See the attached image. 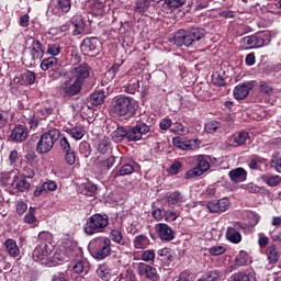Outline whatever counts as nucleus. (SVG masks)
<instances>
[{
  "label": "nucleus",
  "mask_w": 281,
  "mask_h": 281,
  "mask_svg": "<svg viewBox=\"0 0 281 281\" xmlns=\"http://www.w3.org/2000/svg\"><path fill=\"white\" fill-rule=\"evenodd\" d=\"M173 146L176 148H180V150H194V146L189 142L181 140V137H173L172 138Z\"/></svg>",
  "instance_id": "42"
},
{
  "label": "nucleus",
  "mask_w": 281,
  "mask_h": 281,
  "mask_svg": "<svg viewBox=\"0 0 281 281\" xmlns=\"http://www.w3.org/2000/svg\"><path fill=\"white\" fill-rule=\"evenodd\" d=\"M125 92L126 93H135L139 91V79L137 77H132L126 86H124Z\"/></svg>",
  "instance_id": "37"
},
{
  "label": "nucleus",
  "mask_w": 281,
  "mask_h": 281,
  "mask_svg": "<svg viewBox=\"0 0 281 281\" xmlns=\"http://www.w3.org/2000/svg\"><path fill=\"white\" fill-rule=\"evenodd\" d=\"M57 5L61 12H69L71 10V0H58Z\"/></svg>",
  "instance_id": "58"
},
{
  "label": "nucleus",
  "mask_w": 281,
  "mask_h": 281,
  "mask_svg": "<svg viewBox=\"0 0 281 281\" xmlns=\"http://www.w3.org/2000/svg\"><path fill=\"white\" fill-rule=\"evenodd\" d=\"M24 223L27 225H34L38 223V218H36V207L30 206L27 213L24 216Z\"/></svg>",
  "instance_id": "43"
},
{
  "label": "nucleus",
  "mask_w": 281,
  "mask_h": 281,
  "mask_svg": "<svg viewBox=\"0 0 281 281\" xmlns=\"http://www.w3.org/2000/svg\"><path fill=\"white\" fill-rule=\"evenodd\" d=\"M120 67H122L121 64H114L105 74V76H108V78H110L111 80H113V78H115V75L117 74V71H120Z\"/></svg>",
  "instance_id": "61"
},
{
  "label": "nucleus",
  "mask_w": 281,
  "mask_h": 281,
  "mask_svg": "<svg viewBox=\"0 0 281 281\" xmlns=\"http://www.w3.org/2000/svg\"><path fill=\"white\" fill-rule=\"evenodd\" d=\"M66 133L68 135H70V137H72V139L79 140L85 137V135L87 134V131L82 126H76L72 128H67Z\"/></svg>",
  "instance_id": "33"
},
{
  "label": "nucleus",
  "mask_w": 281,
  "mask_h": 281,
  "mask_svg": "<svg viewBox=\"0 0 281 281\" xmlns=\"http://www.w3.org/2000/svg\"><path fill=\"white\" fill-rule=\"evenodd\" d=\"M265 164H267V159H265L258 155H252L248 162V168H250V170H260V166H262Z\"/></svg>",
  "instance_id": "35"
},
{
  "label": "nucleus",
  "mask_w": 281,
  "mask_h": 281,
  "mask_svg": "<svg viewBox=\"0 0 281 281\" xmlns=\"http://www.w3.org/2000/svg\"><path fill=\"white\" fill-rule=\"evenodd\" d=\"M266 256L269 265H277L278 260H280V251L278 250V246L276 244L270 245L266 249Z\"/></svg>",
  "instance_id": "25"
},
{
  "label": "nucleus",
  "mask_w": 281,
  "mask_h": 281,
  "mask_svg": "<svg viewBox=\"0 0 281 281\" xmlns=\"http://www.w3.org/2000/svg\"><path fill=\"white\" fill-rule=\"evenodd\" d=\"M218 278H221V274L218 273V271L212 270L202 274V277L196 281H216L218 280Z\"/></svg>",
  "instance_id": "46"
},
{
  "label": "nucleus",
  "mask_w": 281,
  "mask_h": 281,
  "mask_svg": "<svg viewBox=\"0 0 281 281\" xmlns=\"http://www.w3.org/2000/svg\"><path fill=\"white\" fill-rule=\"evenodd\" d=\"M133 245L136 249H148L150 247V238L144 234L137 235L133 239Z\"/></svg>",
  "instance_id": "26"
},
{
  "label": "nucleus",
  "mask_w": 281,
  "mask_h": 281,
  "mask_svg": "<svg viewBox=\"0 0 281 281\" xmlns=\"http://www.w3.org/2000/svg\"><path fill=\"white\" fill-rule=\"evenodd\" d=\"M104 100H106V94L103 90H97L90 94L89 102L93 106H100V104H104Z\"/></svg>",
  "instance_id": "30"
},
{
  "label": "nucleus",
  "mask_w": 281,
  "mask_h": 281,
  "mask_svg": "<svg viewBox=\"0 0 281 281\" xmlns=\"http://www.w3.org/2000/svg\"><path fill=\"white\" fill-rule=\"evenodd\" d=\"M97 276L103 281H109L111 280V269L106 263H102L97 269Z\"/></svg>",
  "instance_id": "38"
},
{
  "label": "nucleus",
  "mask_w": 281,
  "mask_h": 281,
  "mask_svg": "<svg viewBox=\"0 0 281 281\" xmlns=\"http://www.w3.org/2000/svg\"><path fill=\"white\" fill-rule=\"evenodd\" d=\"M206 207L213 214H218V212H227L229 207V200L227 198L213 200L207 203Z\"/></svg>",
  "instance_id": "18"
},
{
  "label": "nucleus",
  "mask_w": 281,
  "mask_h": 281,
  "mask_svg": "<svg viewBox=\"0 0 281 281\" xmlns=\"http://www.w3.org/2000/svg\"><path fill=\"white\" fill-rule=\"evenodd\" d=\"M82 86L83 83H80V81H77L76 79L70 78L69 80L65 81L61 85V91L65 93V95H69V97L78 95V93L82 91Z\"/></svg>",
  "instance_id": "13"
},
{
  "label": "nucleus",
  "mask_w": 281,
  "mask_h": 281,
  "mask_svg": "<svg viewBox=\"0 0 281 281\" xmlns=\"http://www.w3.org/2000/svg\"><path fill=\"white\" fill-rule=\"evenodd\" d=\"M248 258H249V256L247 255V252L241 250L235 258V262L238 267H244V265H247Z\"/></svg>",
  "instance_id": "52"
},
{
  "label": "nucleus",
  "mask_w": 281,
  "mask_h": 281,
  "mask_svg": "<svg viewBox=\"0 0 281 281\" xmlns=\"http://www.w3.org/2000/svg\"><path fill=\"white\" fill-rule=\"evenodd\" d=\"M46 54H49L53 58L60 54V44L58 43H50L47 45Z\"/></svg>",
  "instance_id": "49"
},
{
  "label": "nucleus",
  "mask_w": 281,
  "mask_h": 281,
  "mask_svg": "<svg viewBox=\"0 0 281 281\" xmlns=\"http://www.w3.org/2000/svg\"><path fill=\"white\" fill-rule=\"evenodd\" d=\"M205 36H207L205 29L192 27L190 31H179L176 33L172 37V43L177 45V47H181L182 45H184V47H192V45L199 43V41H202Z\"/></svg>",
  "instance_id": "2"
},
{
  "label": "nucleus",
  "mask_w": 281,
  "mask_h": 281,
  "mask_svg": "<svg viewBox=\"0 0 281 281\" xmlns=\"http://www.w3.org/2000/svg\"><path fill=\"white\" fill-rule=\"evenodd\" d=\"M173 281H192V273H190L188 270H184L179 274L178 279Z\"/></svg>",
  "instance_id": "64"
},
{
  "label": "nucleus",
  "mask_w": 281,
  "mask_h": 281,
  "mask_svg": "<svg viewBox=\"0 0 281 281\" xmlns=\"http://www.w3.org/2000/svg\"><path fill=\"white\" fill-rule=\"evenodd\" d=\"M12 114L10 111L0 109V128H4L9 124Z\"/></svg>",
  "instance_id": "47"
},
{
  "label": "nucleus",
  "mask_w": 281,
  "mask_h": 281,
  "mask_svg": "<svg viewBox=\"0 0 281 281\" xmlns=\"http://www.w3.org/2000/svg\"><path fill=\"white\" fill-rule=\"evenodd\" d=\"M186 202V196L179 191H175L167 196L168 205H181Z\"/></svg>",
  "instance_id": "31"
},
{
  "label": "nucleus",
  "mask_w": 281,
  "mask_h": 281,
  "mask_svg": "<svg viewBox=\"0 0 281 281\" xmlns=\"http://www.w3.org/2000/svg\"><path fill=\"white\" fill-rule=\"evenodd\" d=\"M112 139H114V142H123V139H126V142H128V128H125L124 126L117 127L112 133Z\"/></svg>",
  "instance_id": "34"
},
{
  "label": "nucleus",
  "mask_w": 281,
  "mask_h": 281,
  "mask_svg": "<svg viewBox=\"0 0 281 281\" xmlns=\"http://www.w3.org/2000/svg\"><path fill=\"white\" fill-rule=\"evenodd\" d=\"M231 281H250V280H249V274L244 272H236L232 274Z\"/></svg>",
  "instance_id": "60"
},
{
  "label": "nucleus",
  "mask_w": 281,
  "mask_h": 281,
  "mask_svg": "<svg viewBox=\"0 0 281 281\" xmlns=\"http://www.w3.org/2000/svg\"><path fill=\"white\" fill-rule=\"evenodd\" d=\"M10 137L15 144H21V142H25L27 139V127L24 125L15 126L10 134Z\"/></svg>",
  "instance_id": "21"
},
{
  "label": "nucleus",
  "mask_w": 281,
  "mask_h": 281,
  "mask_svg": "<svg viewBox=\"0 0 281 281\" xmlns=\"http://www.w3.org/2000/svg\"><path fill=\"white\" fill-rule=\"evenodd\" d=\"M56 65H58V58L48 57L41 63V69L42 71H48V69H54Z\"/></svg>",
  "instance_id": "41"
},
{
  "label": "nucleus",
  "mask_w": 281,
  "mask_h": 281,
  "mask_svg": "<svg viewBox=\"0 0 281 281\" xmlns=\"http://www.w3.org/2000/svg\"><path fill=\"white\" fill-rule=\"evenodd\" d=\"M70 63H72V65L75 66L80 65V63H82V56L76 48L70 50Z\"/></svg>",
  "instance_id": "51"
},
{
  "label": "nucleus",
  "mask_w": 281,
  "mask_h": 281,
  "mask_svg": "<svg viewBox=\"0 0 281 281\" xmlns=\"http://www.w3.org/2000/svg\"><path fill=\"white\" fill-rule=\"evenodd\" d=\"M240 232H243V225H240V223H235L233 226H228L226 231V239L229 243H233V245H238V243L243 240Z\"/></svg>",
  "instance_id": "15"
},
{
  "label": "nucleus",
  "mask_w": 281,
  "mask_h": 281,
  "mask_svg": "<svg viewBox=\"0 0 281 281\" xmlns=\"http://www.w3.org/2000/svg\"><path fill=\"white\" fill-rule=\"evenodd\" d=\"M228 177L233 183H243V181H247V170L243 167L232 169Z\"/></svg>",
  "instance_id": "24"
},
{
  "label": "nucleus",
  "mask_w": 281,
  "mask_h": 281,
  "mask_svg": "<svg viewBox=\"0 0 281 281\" xmlns=\"http://www.w3.org/2000/svg\"><path fill=\"white\" fill-rule=\"evenodd\" d=\"M270 167L274 168L278 172L281 173V157L279 154L272 155V159L270 161Z\"/></svg>",
  "instance_id": "54"
},
{
  "label": "nucleus",
  "mask_w": 281,
  "mask_h": 281,
  "mask_svg": "<svg viewBox=\"0 0 281 281\" xmlns=\"http://www.w3.org/2000/svg\"><path fill=\"white\" fill-rule=\"evenodd\" d=\"M210 256H223L226 249L223 246H214L207 249Z\"/></svg>",
  "instance_id": "59"
},
{
  "label": "nucleus",
  "mask_w": 281,
  "mask_h": 281,
  "mask_svg": "<svg viewBox=\"0 0 281 281\" xmlns=\"http://www.w3.org/2000/svg\"><path fill=\"white\" fill-rule=\"evenodd\" d=\"M148 8H150L149 0H137L135 5V12H138V14H146V12H148Z\"/></svg>",
  "instance_id": "44"
},
{
  "label": "nucleus",
  "mask_w": 281,
  "mask_h": 281,
  "mask_svg": "<svg viewBox=\"0 0 281 281\" xmlns=\"http://www.w3.org/2000/svg\"><path fill=\"white\" fill-rule=\"evenodd\" d=\"M139 105L135 99L127 95H116L112 99L110 104V113L116 117H135Z\"/></svg>",
  "instance_id": "1"
},
{
  "label": "nucleus",
  "mask_w": 281,
  "mask_h": 281,
  "mask_svg": "<svg viewBox=\"0 0 281 281\" xmlns=\"http://www.w3.org/2000/svg\"><path fill=\"white\" fill-rule=\"evenodd\" d=\"M13 188H16L19 192H25V190H30V182L25 179H21L15 177L12 181Z\"/></svg>",
  "instance_id": "40"
},
{
  "label": "nucleus",
  "mask_w": 281,
  "mask_h": 281,
  "mask_svg": "<svg viewBox=\"0 0 281 281\" xmlns=\"http://www.w3.org/2000/svg\"><path fill=\"white\" fill-rule=\"evenodd\" d=\"M156 234L160 240L165 243H170V240H175V231L168 225L164 223H158L156 225Z\"/></svg>",
  "instance_id": "16"
},
{
  "label": "nucleus",
  "mask_w": 281,
  "mask_h": 281,
  "mask_svg": "<svg viewBox=\"0 0 281 281\" xmlns=\"http://www.w3.org/2000/svg\"><path fill=\"white\" fill-rule=\"evenodd\" d=\"M158 260L165 262V265H170L175 261V255L170 248H162L157 251Z\"/></svg>",
  "instance_id": "29"
},
{
  "label": "nucleus",
  "mask_w": 281,
  "mask_h": 281,
  "mask_svg": "<svg viewBox=\"0 0 281 281\" xmlns=\"http://www.w3.org/2000/svg\"><path fill=\"white\" fill-rule=\"evenodd\" d=\"M135 171V166L131 164L123 165L120 169H114L112 171V177L117 179V177H126V175H133Z\"/></svg>",
  "instance_id": "28"
},
{
  "label": "nucleus",
  "mask_w": 281,
  "mask_h": 281,
  "mask_svg": "<svg viewBox=\"0 0 281 281\" xmlns=\"http://www.w3.org/2000/svg\"><path fill=\"white\" fill-rule=\"evenodd\" d=\"M151 214L155 221H164V218L166 217V211L161 209L154 210Z\"/></svg>",
  "instance_id": "63"
},
{
  "label": "nucleus",
  "mask_w": 281,
  "mask_h": 281,
  "mask_svg": "<svg viewBox=\"0 0 281 281\" xmlns=\"http://www.w3.org/2000/svg\"><path fill=\"white\" fill-rule=\"evenodd\" d=\"M260 179L261 181H263V183H267L269 188H278V186H280L281 183L280 176H272V175L266 173V175H262Z\"/></svg>",
  "instance_id": "32"
},
{
  "label": "nucleus",
  "mask_w": 281,
  "mask_h": 281,
  "mask_svg": "<svg viewBox=\"0 0 281 281\" xmlns=\"http://www.w3.org/2000/svg\"><path fill=\"white\" fill-rule=\"evenodd\" d=\"M30 54H31V65L32 63H36V60H41V58L45 56V50L43 49V44H41V41L33 40L30 47Z\"/></svg>",
  "instance_id": "19"
},
{
  "label": "nucleus",
  "mask_w": 281,
  "mask_h": 281,
  "mask_svg": "<svg viewBox=\"0 0 281 281\" xmlns=\"http://www.w3.org/2000/svg\"><path fill=\"white\" fill-rule=\"evenodd\" d=\"M65 153V161L68 166H74L76 164V150L70 149L69 151Z\"/></svg>",
  "instance_id": "56"
},
{
  "label": "nucleus",
  "mask_w": 281,
  "mask_h": 281,
  "mask_svg": "<svg viewBox=\"0 0 281 281\" xmlns=\"http://www.w3.org/2000/svg\"><path fill=\"white\" fill-rule=\"evenodd\" d=\"M79 192L85 196H95V194H98V186L93 184L92 182L82 183L79 187Z\"/></svg>",
  "instance_id": "27"
},
{
  "label": "nucleus",
  "mask_w": 281,
  "mask_h": 281,
  "mask_svg": "<svg viewBox=\"0 0 281 281\" xmlns=\"http://www.w3.org/2000/svg\"><path fill=\"white\" fill-rule=\"evenodd\" d=\"M60 139V130L58 128H50L45 132L36 145V151L40 155H47V153L52 151L54 148V144Z\"/></svg>",
  "instance_id": "6"
},
{
  "label": "nucleus",
  "mask_w": 281,
  "mask_h": 281,
  "mask_svg": "<svg viewBox=\"0 0 281 281\" xmlns=\"http://www.w3.org/2000/svg\"><path fill=\"white\" fill-rule=\"evenodd\" d=\"M70 74L72 80H77V82L85 85V80H87L89 76H91V66H89V64L87 63H82L77 67L72 68Z\"/></svg>",
  "instance_id": "11"
},
{
  "label": "nucleus",
  "mask_w": 281,
  "mask_h": 281,
  "mask_svg": "<svg viewBox=\"0 0 281 281\" xmlns=\"http://www.w3.org/2000/svg\"><path fill=\"white\" fill-rule=\"evenodd\" d=\"M7 251L12 256L13 258H16L21 254V250H19V246H16V240L14 239H7L5 243Z\"/></svg>",
  "instance_id": "39"
},
{
  "label": "nucleus",
  "mask_w": 281,
  "mask_h": 281,
  "mask_svg": "<svg viewBox=\"0 0 281 281\" xmlns=\"http://www.w3.org/2000/svg\"><path fill=\"white\" fill-rule=\"evenodd\" d=\"M106 227H109V215L95 213L87 220L83 231L87 236H93V234H102Z\"/></svg>",
  "instance_id": "3"
},
{
  "label": "nucleus",
  "mask_w": 281,
  "mask_h": 281,
  "mask_svg": "<svg viewBox=\"0 0 281 281\" xmlns=\"http://www.w3.org/2000/svg\"><path fill=\"white\" fill-rule=\"evenodd\" d=\"M70 23L74 27L72 36H80V34H85V27H87V24L85 23L82 15L72 16Z\"/></svg>",
  "instance_id": "22"
},
{
  "label": "nucleus",
  "mask_w": 281,
  "mask_h": 281,
  "mask_svg": "<svg viewBox=\"0 0 281 281\" xmlns=\"http://www.w3.org/2000/svg\"><path fill=\"white\" fill-rule=\"evenodd\" d=\"M138 276H146L149 280L159 281V274L157 273V269L153 266L146 263L138 265Z\"/></svg>",
  "instance_id": "20"
},
{
  "label": "nucleus",
  "mask_w": 281,
  "mask_h": 281,
  "mask_svg": "<svg viewBox=\"0 0 281 281\" xmlns=\"http://www.w3.org/2000/svg\"><path fill=\"white\" fill-rule=\"evenodd\" d=\"M183 168V164L179 160H175L173 164L168 168L169 175H179Z\"/></svg>",
  "instance_id": "53"
},
{
  "label": "nucleus",
  "mask_w": 281,
  "mask_h": 281,
  "mask_svg": "<svg viewBox=\"0 0 281 281\" xmlns=\"http://www.w3.org/2000/svg\"><path fill=\"white\" fill-rule=\"evenodd\" d=\"M15 210L19 216H23L27 212V204L23 201H18Z\"/></svg>",
  "instance_id": "62"
},
{
  "label": "nucleus",
  "mask_w": 281,
  "mask_h": 281,
  "mask_svg": "<svg viewBox=\"0 0 281 281\" xmlns=\"http://www.w3.org/2000/svg\"><path fill=\"white\" fill-rule=\"evenodd\" d=\"M92 247L91 256L94 260H106L113 250L111 249V238L98 237L90 243Z\"/></svg>",
  "instance_id": "5"
},
{
  "label": "nucleus",
  "mask_w": 281,
  "mask_h": 281,
  "mask_svg": "<svg viewBox=\"0 0 281 281\" xmlns=\"http://www.w3.org/2000/svg\"><path fill=\"white\" fill-rule=\"evenodd\" d=\"M14 82L24 87H30L36 82V72L32 70H25L20 78H15Z\"/></svg>",
  "instance_id": "23"
},
{
  "label": "nucleus",
  "mask_w": 281,
  "mask_h": 281,
  "mask_svg": "<svg viewBox=\"0 0 281 281\" xmlns=\"http://www.w3.org/2000/svg\"><path fill=\"white\" fill-rule=\"evenodd\" d=\"M250 139L251 137L249 136V132L246 131L237 132L229 136L231 146H233V148L247 146V143H249Z\"/></svg>",
  "instance_id": "17"
},
{
  "label": "nucleus",
  "mask_w": 281,
  "mask_h": 281,
  "mask_svg": "<svg viewBox=\"0 0 281 281\" xmlns=\"http://www.w3.org/2000/svg\"><path fill=\"white\" fill-rule=\"evenodd\" d=\"M59 147H60V150H63V153H69V150H72L71 143H69V139L66 136H63L59 139Z\"/></svg>",
  "instance_id": "57"
},
{
  "label": "nucleus",
  "mask_w": 281,
  "mask_h": 281,
  "mask_svg": "<svg viewBox=\"0 0 281 281\" xmlns=\"http://www.w3.org/2000/svg\"><path fill=\"white\" fill-rule=\"evenodd\" d=\"M94 166L101 175H106V172L111 168H113V166H115V156H110L108 158H104L102 156H98L94 159Z\"/></svg>",
  "instance_id": "12"
},
{
  "label": "nucleus",
  "mask_w": 281,
  "mask_h": 281,
  "mask_svg": "<svg viewBox=\"0 0 281 281\" xmlns=\"http://www.w3.org/2000/svg\"><path fill=\"white\" fill-rule=\"evenodd\" d=\"M38 239L44 240L41 245H38L33 250V260L35 262H41L42 260H45L47 256L54 251V246L52 245V234L48 232H42L38 234Z\"/></svg>",
  "instance_id": "7"
},
{
  "label": "nucleus",
  "mask_w": 281,
  "mask_h": 281,
  "mask_svg": "<svg viewBox=\"0 0 281 281\" xmlns=\"http://www.w3.org/2000/svg\"><path fill=\"white\" fill-rule=\"evenodd\" d=\"M256 87V81H245L244 83H239L234 89V98L235 100H245L247 95H249V91Z\"/></svg>",
  "instance_id": "14"
},
{
  "label": "nucleus",
  "mask_w": 281,
  "mask_h": 281,
  "mask_svg": "<svg viewBox=\"0 0 281 281\" xmlns=\"http://www.w3.org/2000/svg\"><path fill=\"white\" fill-rule=\"evenodd\" d=\"M244 190H248L250 194H260V192H262V187H259L254 182H249L248 184L244 186Z\"/></svg>",
  "instance_id": "55"
},
{
  "label": "nucleus",
  "mask_w": 281,
  "mask_h": 281,
  "mask_svg": "<svg viewBox=\"0 0 281 281\" xmlns=\"http://www.w3.org/2000/svg\"><path fill=\"white\" fill-rule=\"evenodd\" d=\"M150 125L138 121L134 126L127 127V142H142L150 137Z\"/></svg>",
  "instance_id": "8"
},
{
  "label": "nucleus",
  "mask_w": 281,
  "mask_h": 281,
  "mask_svg": "<svg viewBox=\"0 0 281 281\" xmlns=\"http://www.w3.org/2000/svg\"><path fill=\"white\" fill-rule=\"evenodd\" d=\"M110 240H113L116 245H126V240H124V235L122 234L121 228H114L110 232Z\"/></svg>",
  "instance_id": "36"
},
{
  "label": "nucleus",
  "mask_w": 281,
  "mask_h": 281,
  "mask_svg": "<svg viewBox=\"0 0 281 281\" xmlns=\"http://www.w3.org/2000/svg\"><path fill=\"white\" fill-rule=\"evenodd\" d=\"M207 170H210V161L206 160L205 156L200 155L198 156L196 166L186 172L184 179H196V177H201Z\"/></svg>",
  "instance_id": "9"
},
{
  "label": "nucleus",
  "mask_w": 281,
  "mask_h": 281,
  "mask_svg": "<svg viewBox=\"0 0 281 281\" xmlns=\"http://www.w3.org/2000/svg\"><path fill=\"white\" fill-rule=\"evenodd\" d=\"M109 148H111V138L103 137L98 144V151L101 153V155H106Z\"/></svg>",
  "instance_id": "45"
},
{
  "label": "nucleus",
  "mask_w": 281,
  "mask_h": 281,
  "mask_svg": "<svg viewBox=\"0 0 281 281\" xmlns=\"http://www.w3.org/2000/svg\"><path fill=\"white\" fill-rule=\"evenodd\" d=\"M116 281H137V278L133 270H126L116 278Z\"/></svg>",
  "instance_id": "48"
},
{
  "label": "nucleus",
  "mask_w": 281,
  "mask_h": 281,
  "mask_svg": "<svg viewBox=\"0 0 281 281\" xmlns=\"http://www.w3.org/2000/svg\"><path fill=\"white\" fill-rule=\"evenodd\" d=\"M81 52L86 56H98V54H100V40H98V37L85 38L81 43Z\"/></svg>",
  "instance_id": "10"
},
{
  "label": "nucleus",
  "mask_w": 281,
  "mask_h": 281,
  "mask_svg": "<svg viewBox=\"0 0 281 281\" xmlns=\"http://www.w3.org/2000/svg\"><path fill=\"white\" fill-rule=\"evenodd\" d=\"M239 43L244 49H258L271 43V33L267 31L258 32L254 35L243 37Z\"/></svg>",
  "instance_id": "4"
},
{
  "label": "nucleus",
  "mask_w": 281,
  "mask_h": 281,
  "mask_svg": "<svg viewBox=\"0 0 281 281\" xmlns=\"http://www.w3.org/2000/svg\"><path fill=\"white\" fill-rule=\"evenodd\" d=\"M206 133H216L218 128H221V122L217 121H210L209 123L205 124L204 126Z\"/></svg>",
  "instance_id": "50"
}]
</instances>
